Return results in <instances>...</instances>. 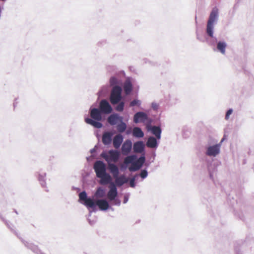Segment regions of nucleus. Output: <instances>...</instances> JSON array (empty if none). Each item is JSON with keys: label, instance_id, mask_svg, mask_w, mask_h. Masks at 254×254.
I'll return each instance as SVG.
<instances>
[{"label": "nucleus", "instance_id": "1", "mask_svg": "<svg viewBox=\"0 0 254 254\" xmlns=\"http://www.w3.org/2000/svg\"><path fill=\"white\" fill-rule=\"evenodd\" d=\"M93 168L97 178H100V184L107 185L112 181V177L106 173V167L105 163L101 161H97L94 163Z\"/></svg>", "mask_w": 254, "mask_h": 254}, {"label": "nucleus", "instance_id": "2", "mask_svg": "<svg viewBox=\"0 0 254 254\" xmlns=\"http://www.w3.org/2000/svg\"><path fill=\"white\" fill-rule=\"evenodd\" d=\"M102 112L98 109L93 108L90 110V114L92 119L86 118L85 122L92 125L94 127L100 128L102 127V124L99 122L102 120Z\"/></svg>", "mask_w": 254, "mask_h": 254}, {"label": "nucleus", "instance_id": "3", "mask_svg": "<svg viewBox=\"0 0 254 254\" xmlns=\"http://www.w3.org/2000/svg\"><path fill=\"white\" fill-rule=\"evenodd\" d=\"M109 169L115 179V183L118 186L121 187L128 182V179L124 175L119 177V170L117 166L115 164H109Z\"/></svg>", "mask_w": 254, "mask_h": 254}, {"label": "nucleus", "instance_id": "4", "mask_svg": "<svg viewBox=\"0 0 254 254\" xmlns=\"http://www.w3.org/2000/svg\"><path fill=\"white\" fill-rule=\"evenodd\" d=\"M218 17V9L216 7H215L212 9L210 13L207 24L206 32L211 37H212L213 35V24L217 20Z\"/></svg>", "mask_w": 254, "mask_h": 254}, {"label": "nucleus", "instance_id": "5", "mask_svg": "<svg viewBox=\"0 0 254 254\" xmlns=\"http://www.w3.org/2000/svg\"><path fill=\"white\" fill-rule=\"evenodd\" d=\"M101 156L105 159L109 165L111 164V162L116 163L118 161L120 156V153L118 150H110L108 152H102Z\"/></svg>", "mask_w": 254, "mask_h": 254}, {"label": "nucleus", "instance_id": "6", "mask_svg": "<svg viewBox=\"0 0 254 254\" xmlns=\"http://www.w3.org/2000/svg\"><path fill=\"white\" fill-rule=\"evenodd\" d=\"M122 89L119 86H114L111 91L110 100L113 105L118 104L122 99Z\"/></svg>", "mask_w": 254, "mask_h": 254}, {"label": "nucleus", "instance_id": "7", "mask_svg": "<svg viewBox=\"0 0 254 254\" xmlns=\"http://www.w3.org/2000/svg\"><path fill=\"white\" fill-rule=\"evenodd\" d=\"M149 121H152L151 119L148 118L146 114L142 112H139L136 113L133 117V122L135 123L142 122L146 123V125L148 123Z\"/></svg>", "mask_w": 254, "mask_h": 254}, {"label": "nucleus", "instance_id": "8", "mask_svg": "<svg viewBox=\"0 0 254 254\" xmlns=\"http://www.w3.org/2000/svg\"><path fill=\"white\" fill-rule=\"evenodd\" d=\"M79 197L81 200L84 201V204L88 208L95 207V202L91 198H87L85 191H82L79 194Z\"/></svg>", "mask_w": 254, "mask_h": 254}, {"label": "nucleus", "instance_id": "9", "mask_svg": "<svg viewBox=\"0 0 254 254\" xmlns=\"http://www.w3.org/2000/svg\"><path fill=\"white\" fill-rule=\"evenodd\" d=\"M99 110L102 113L109 114L112 111V108L106 100H102L99 104Z\"/></svg>", "mask_w": 254, "mask_h": 254}, {"label": "nucleus", "instance_id": "10", "mask_svg": "<svg viewBox=\"0 0 254 254\" xmlns=\"http://www.w3.org/2000/svg\"><path fill=\"white\" fill-rule=\"evenodd\" d=\"M145 162V157L141 156L139 157L136 161H134L131 165L128 168L130 172L136 171L138 170L143 165Z\"/></svg>", "mask_w": 254, "mask_h": 254}, {"label": "nucleus", "instance_id": "11", "mask_svg": "<svg viewBox=\"0 0 254 254\" xmlns=\"http://www.w3.org/2000/svg\"><path fill=\"white\" fill-rule=\"evenodd\" d=\"M152 121H149L146 124V128L148 130L151 131V132L156 137L157 139L161 137V129L159 127L151 126Z\"/></svg>", "mask_w": 254, "mask_h": 254}, {"label": "nucleus", "instance_id": "12", "mask_svg": "<svg viewBox=\"0 0 254 254\" xmlns=\"http://www.w3.org/2000/svg\"><path fill=\"white\" fill-rule=\"evenodd\" d=\"M109 186L110 190L108 192V198L110 200H113L117 197L118 192L117 190L115 184L112 181L111 182Z\"/></svg>", "mask_w": 254, "mask_h": 254}, {"label": "nucleus", "instance_id": "13", "mask_svg": "<svg viewBox=\"0 0 254 254\" xmlns=\"http://www.w3.org/2000/svg\"><path fill=\"white\" fill-rule=\"evenodd\" d=\"M220 144L209 146L207 148L206 154L210 156H215L219 153Z\"/></svg>", "mask_w": 254, "mask_h": 254}, {"label": "nucleus", "instance_id": "14", "mask_svg": "<svg viewBox=\"0 0 254 254\" xmlns=\"http://www.w3.org/2000/svg\"><path fill=\"white\" fill-rule=\"evenodd\" d=\"M131 147L132 143L131 141L130 140H127L122 145V153L125 155L128 154L131 149Z\"/></svg>", "mask_w": 254, "mask_h": 254}, {"label": "nucleus", "instance_id": "15", "mask_svg": "<svg viewBox=\"0 0 254 254\" xmlns=\"http://www.w3.org/2000/svg\"><path fill=\"white\" fill-rule=\"evenodd\" d=\"M95 202V206L97 205L101 210H106L108 209L109 205L105 199H98Z\"/></svg>", "mask_w": 254, "mask_h": 254}, {"label": "nucleus", "instance_id": "16", "mask_svg": "<svg viewBox=\"0 0 254 254\" xmlns=\"http://www.w3.org/2000/svg\"><path fill=\"white\" fill-rule=\"evenodd\" d=\"M123 141V137L121 134H119L118 135H116L114 137L113 140V143L114 147L116 149L119 148L120 147V146H121Z\"/></svg>", "mask_w": 254, "mask_h": 254}, {"label": "nucleus", "instance_id": "17", "mask_svg": "<svg viewBox=\"0 0 254 254\" xmlns=\"http://www.w3.org/2000/svg\"><path fill=\"white\" fill-rule=\"evenodd\" d=\"M113 133L110 132H105L102 136V142L105 145H108L111 143Z\"/></svg>", "mask_w": 254, "mask_h": 254}, {"label": "nucleus", "instance_id": "18", "mask_svg": "<svg viewBox=\"0 0 254 254\" xmlns=\"http://www.w3.org/2000/svg\"><path fill=\"white\" fill-rule=\"evenodd\" d=\"M144 144L142 141H138L133 144V151L135 153H141L144 150Z\"/></svg>", "mask_w": 254, "mask_h": 254}, {"label": "nucleus", "instance_id": "19", "mask_svg": "<svg viewBox=\"0 0 254 254\" xmlns=\"http://www.w3.org/2000/svg\"><path fill=\"white\" fill-rule=\"evenodd\" d=\"M132 89V86L131 82L129 81H126L124 83V89L125 93L128 95L131 92Z\"/></svg>", "mask_w": 254, "mask_h": 254}, {"label": "nucleus", "instance_id": "20", "mask_svg": "<svg viewBox=\"0 0 254 254\" xmlns=\"http://www.w3.org/2000/svg\"><path fill=\"white\" fill-rule=\"evenodd\" d=\"M146 145L148 147L154 148L157 145V140L154 137H150L148 138L146 142Z\"/></svg>", "mask_w": 254, "mask_h": 254}, {"label": "nucleus", "instance_id": "21", "mask_svg": "<svg viewBox=\"0 0 254 254\" xmlns=\"http://www.w3.org/2000/svg\"><path fill=\"white\" fill-rule=\"evenodd\" d=\"M133 135L136 137H142L144 136V133L142 130L138 127H135L132 131Z\"/></svg>", "mask_w": 254, "mask_h": 254}, {"label": "nucleus", "instance_id": "22", "mask_svg": "<svg viewBox=\"0 0 254 254\" xmlns=\"http://www.w3.org/2000/svg\"><path fill=\"white\" fill-rule=\"evenodd\" d=\"M136 158V156L135 155L128 156L125 158L124 162L125 164H128L130 163H131L132 164L133 162L135 160Z\"/></svg>", "mask_w": 254, "mask_h": 254}, {"label": "nucleus", "instance_id": "23", "mask_svg": "<svg viewBox=\"0 0 254 254\" xmlns=\"http://www.w3.org/2000/svg\"><path fill=\"white\" fill-rule=\"evenodd\" d=\"M226 47V44L224 42H219L217 44V48L222 54H225Z\"/></svg>", "mask_w": 254, "mask_h": 254}, {"label": "nucleus", "instance_id": "24", "mask_svg": "<svg viewBox=\"0 0 254 254\" xmlns=\"http://www.w3.org/2000/svg\"><path fill=\"white\" fill-rule=\"evenodd\" d=\"M95 195L99 198L104 197L105 195L104 190L101 187L98 188L95 192Z\"/></svg>", "mask_w": 254, "mask_h": 254}, {"label": "nucleus", "instance_id": "25", "mask_svg": "<svg viewBox=\"0 0 254 254\" xmlns=\"http://www.w3.org/2000/svg\"><path fill=\"white\" fill-rule=\"evenodd\" d=\"M127 127L126 124L124 122H121V124H119L117 127V130L120 132H124Z\"/></svg>", "mask_w": 254, "mask_h": 254}, {"label": "nucleus", "instance_id": "26", "mask_svg": "<svg viewBox=\"0 0 254 254\" xmlns=\"http://www.w3.org/2000/svg\"><path fill=\"white\" fill-rule=\"evenodd\" d=\"M117 117L115 115L110 116L108 119V122L111 125H114L116 124Z\"/></svg>", "mask_w": 254, "mask_h": 254}, {"label": "nucleus", "instance_id": "27", "mask_svg": "<svg viewBox=\"0 0 254 254\" xmlns=\"http://www.w3.org/2000/svg\"><path fill=\"white\" fill-rule=\"evenodd\" d=\"M125 103L124 102H121L116 107V110L118 112H122L124 110Z\"/></svg>", "mask_w": 254, "mask_h": 254}, {"label": "nucleus", "instance_id": "28", "mask_svg": "<svg viewBox=\"0 0 254 254\" xmlns=\"http://www.w3.org/2000/svg\"><path fill=\"white\" fill-rule=\"evenodd\" d=\"M140 102L139 101L137 100H133L130 103V106L133 107L135 105H139Z\"/></svg>", "mask_w": 254, "mask_h": 254}, {"label": "nucleus", "instance_id": "29", "mask_svg": "<svg viewBox=\"0 0 254 254\" xmlns=\"http://www.w3.org/2000/svg\"><path fill=\"white\" fill-rule=\"evenodd\" d=\"M147 176V172L146 170H142L141 173H140V177L144 179L145 178H146Z\"/></svg>", "mask_w": 254, "mask_h": 254}, {"label": "nucleus", "instance_id": "30", "mask_svg": "<svg viewBox=\"0 0 254 254\" xmlns=\"http://www.w3.org/2000/svg\"><path fill=\"white\" fill-rule=\"evenodd\" d=\"M233 110L232 109H229L226 113L225 119L226 120L229 119L230 115L232 113Z\"/></svg>", "mask_w": 254, "mask_h": 254}, {"label": "nucleus", "instance_id": "31", "mask_svg": "<svg viewBox=\"0 0 254 254\" xmlns=\"http://www.w3.org/2000/svg\"><path fill=\"white\" fill-rule=\"evenodd\" d=\"M116 82V78L115 77H112L110 79V83L111 85L115 84Z\"/></svg>", "mask_w": 254, "mask_h": 254}, {"label": "nucleus", "instance_id": "32", "mask_svg": "<svg viewBox=\"0 0 254 254\" xmlns=\"http://www.w3.org/2000/svg\"><path fill=\"white\" fill-rule=\"evenodd\" d=\"M134 181H135V179L134 178H132L130 181V187H134Z\"/></svg>", "mask_w": 254, "mask_h": 254}, {"label": "nucleus", "instance_id": "33", "mask_svg": "<svg viewBox=\"0 0 254 254\" xmlns=\"http://www.w3.org/2000/svg\"><path fill=\"white\" fill-rule=\"evenodd\" d=\"M224 140V138H223L222 139V140H221V142L223 141V140Z\"/></svg>", "mask_w": 254, "mask_h": 254}]
</instances>
